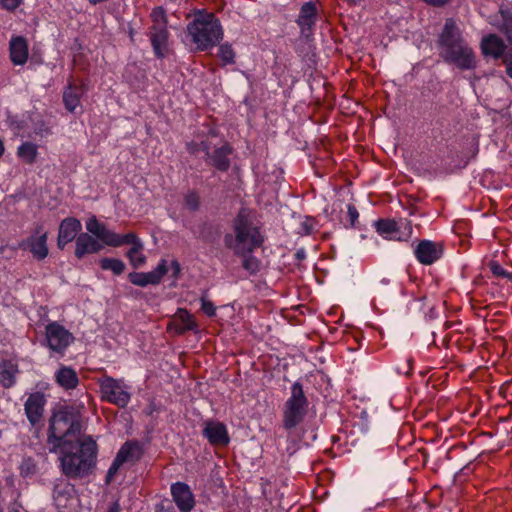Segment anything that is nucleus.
Returning <instances> with one entry per match:
<instances>
[{
	"label": "nucleus",
	"mask_w": 512,
	"mask_h": 512,
	"mask_svg": "<svg viewBox=\"0 0 512 512\" xmlns=\"http://www.w3.org/2000/svg\"><path fill=\"white\" fill-rule=\"evenodd\" d=\"M184 201H185V206L189 210H191V211L198 210L200 201H199V196H198V194L195 191L189 192L185 196V200Z\"/></svg>",
	"instance_id": "nucleus-38"
},
{
	"label": "nucleus",
	"mask_w": 512,
	"mask_h": 512,
	"mask_svg": "<svg viewBox=\"0 0 512 512\" xmlns=\"http://www.w3.org/2000/svg\"><path fill=\"white\" fill-rule=\"evenodd\" d=\"M169 37L170 33L168 28L149 29V39L153 48L154 55L158 59H163L169 54Z\"/></svg>",
	"instance_id": "nucleus-21"
},
{
	"label": "nucleus",
	"mask_w": 512,
	"mask_h": 512,
	"mask_svg": "<svg viewBox=\"0 0 512 512\" xmlns=\"http://www.w3.org/2000/svg\"><path fill=\"white\" fill-rule=\"evenodd\" d=\"M100 391L103 400L115 404L120 408L126 407L131 398L123 382L110 376H105L100 380Z\"/></svg>",
	"instance_id": "nucleus-8"
},
{
	"label": "nucleus",
	"mask_w": 512,
	"mask_h": 512,
	"mask_svg": "<svg viewBox=\"0 0 512 512\" xmlns=\"http://www.w3.org/2000/svg\"><path fill=\"white\" fill-rule=\"evenodd\" d=\"M500 21L492 23L501 32L512 50V6H501Z\"/></svg>",
	"instance_id": "nucleus-29"
},
{
	"label": "nucleus",
	"mask_w": 512,
	"mask_h": 512,
	"mask_svg": "<svg viewBox=\"0 0 512 512\" xmlns=\"http://www.w3.org/2000/svg\"><path fill=\"white\" fill-rule=\"evenodd\" d=\"M81 222L75 217H67L60 222L57 236V247L64 250L66 245L73 240L76 241L81 231Z\"/></svg>",
	"instance_id": "nucleus-15"
},
{
	"label": "nucleus",
	"mask_w": 512,
	"mask_h": 512,
	"mask_svg": "<svg viewBox=\"0 0 512 512\" xmlns=\"http://www.w3.org/2000/svg\"><path fill=\"white\" fill-rule=\"evenodd\" d=\"M186 149L191 155H197L201 151L205 152V154H208L209 145L204 141L200 143L191 141L187 143Z\"/></svg>",
	"instance_id": "nucleus-37"
},
{
	"label": "nucleus",
	"mask_w": 512,
	"mask_h": 512,
	"mask_svg": "<svg viewBox=\"0 0 512 512\" xmlns=\"http://www.w3.org/2000/svg\"><path fill=\"white\" fill-rule=\"evenodd\" d=\"M102 270H111L115 275H121L126 268L125 263L116 258H102L99 260Z\"/></svg>",
	"instance_id": "nucleus-33"
},
{
	"label": "nucleus",
	"mask_w": 512,
	"mask_h": 512,
	"mask_svg": "<svg viewBox=\"0 0 512 512\" xmlns=\"http://www.w3.org/2000/svg\"><path fill=\"white\" fill-rule=\"evenodd\" d=\"M172 276L178 278L181 272L180 263L177 260L171 262Z\"/></svg>",
	"instance_id": "nucleus-46"
},
{
	"label": "nucleus",
	"mask_w": 512,
	"mask_h": 512,
	"mask_svg": "<svg viewBox=\"0 0 512 512\" xmlns=\"http://www.w3.org/2000/svg\"><path fill=\"white\" fill-rule=\"evenodd\" d=\"M443 244L431 240H421L414 253L417 260L423 265H431L439 260L443 254Z\"/></svg>",
	"instance_id": "nucleus-12"
},
{
	"label": "nucleus",
	"mask_w": 512,
	"mask_h": 512,
	"mask_svg": "<svg viewBox=\"0 0 512 512\" xmlns=\"http://www.w3.org/2000/svg\"><path fill=\"white\" fill-rule=\"evenodd\" d=\"M168 272L167 261L162 259L157 267L150 272H131L128 274L129 281L136 286L157 285Z\"/></svg>",
	"instance_id": "nucleus-11"
},
{
	"label": "nucleus",
	"mask_w": 512,
	"mask_h": 512,
	"mask_svg": "<svg viewBox=\"0 0 512 512\" xmlns=\"http://www.w3.org/2000/svg\"><path fill=\"white\" fill-rule=\"evenodd\" d=\"M308 399L303 387L295 382L291 387V395L283 405L282 425L291 430L301 424L308 413Z\"/></svg>",
	"instance_id": "nucleus-6"
},
{
	"label": "nucleus",
	"mask_w": 512,
	"mask_h": 512,
	"mask_svg": "<svg viewBox=\"0 0 512 512\" xmlns=\"http://www.w3.org/2000/svg\"><path fill=\"white\" fill-rule=\"evenodd\" d=\"M233 230L235 236L226 234L224 243L236 255L251 254L255 249L261 247L264 242L260 229L254 226L245 210H240L233 220Z\"/></svg>",
	"instance_id": "nucleus-3"
},
{
	"label": "nucleus",
	"mask_w": 512,
	"mask_h": 512,
	"mask_svg": "<svg viewBox=\"0 0 512 512\" xmlns=\"http://www.w3.org/2000/svg\"><path fill=\"white\" fill-rule=\"evenodd\" d=\"M10 60L14 65H24L28 60L27 40L22 36L12 37L9 43Z\"/></svg>",
	"instance_id": "nucleus-25"
},
{
	"label": "nucleus",
	"mask_w": 512,
	"mask_h": 512,
	"mask_svg": "<svg viewBox=\"0 0 512 512\" xmlns=\"http://www.w3.org/2000/svg\"><path fill=\"white\" fill-rule=\"evenodd\" d=\"M235 56V51L230 44L224 43L219 46L218 57L221 59L223 66L234 64Z\"/></svg>",
	"instance_id": "nucleus-35"
},
{
	"label": "nucleus",
	"mask_w": 512,
	"mask_h": 512,
	"mask_svg": "<svg viewBox=\"0 0 512 512\" xmlns=\"http://www.w3.org/2000/svg\"><path fill=\"white\" fill-rule=\"evenodd\" d=\"M54 502L60 512H70L78 502L73 487L67 485L63 489H56Z\"/></svg>",
	"instance_id": "nucleus-26"
},
{
	"label": "nucleus",
	"mask_w": 512,
	"mask_h": 512,
	"mask_svg": "<svg viewBox=\"0 0 512 512\" xmlns=\"http://www.w3.org/2000/svg\"><path fill=\"white\" fill-rule=\"evenodd\" d=\"M489 268L491 270V272L493 273V275H495L496 277H502V278H508V279H512V276L509 272H507L499 263L497 262H491L489 264Z\"/></svg>",
	"instance_id": "nucleus-40"
},
{
	"label": "nucleus",
	"mask_w": 512,
	"mask_h": 512,
	"mask_svg": "<svg viewBox=\"0 0 512 512\" xmlns=\"http://www.w3.org/2000/svg\"><path fill=\"white\" fill-rule=\"evenodd\" d=\"M232 153V146L226 142L221 147L214 149L211 153L208 151V154H206V162L217 170L226 172L231 166L230 155Z\"/></svg>",
	"instance_id": "nucleus-20"
},
{
	"label": "nucleus",
	"mask_w": 512,
	"mask_h": 512,
	"mask_svg": "<svg viewBox=\"0 0 512 512\" xmlns=\"http://www.w3.org/2000/svg\"><path fill=\"white\" fill-rule=\"evenodd\" d=\"M4 151H5L4 143H3V141L0 139V158H1V157H2V155L4 154Z\"/></svg>",
	"instance_id": "nucleus-50"
},
{
	"label": "nucleus",
	"mask_w": 512,
	"mask_h": 512,
	"mask_svg": "<svg viewBox=\"0 0 512 512\" xmlns=\"http://www.w3.org/2000/svg\"><path fill=\"white\" fill-rule=\"evenodd\" d=\"M48 233L42 224L35 225L31 234L18 244V248L29 251L33 258L42 261L48 254Z\"/></svg>",
	"instance_id": "nucleus-7"
},
{
	"label": "nucleus",
	"mask_w": 512,
	"mask_h": 512,
	"mask_svg": "<svg viewBox=\"0 0 512 512\" xmlns=\"http://www.w3.org/2000/svg\"><path fill=\"white\" fill-rule=\"evenodd\" d=\"M23 0H0L1 6L9 11H14L22 4Z\"/></svg>",
	"instance_id": "nucleus-43"
},
{
	"label": "nucleus",
	"mask_w": 512,
	"mask_h": 512,
	"mask_svg": "<svg viewBox=\"0 0 512 512\" xmlns=\"http://www.w3.org/2000/svg\"><path fill=\"white\" fill-rule=\"evenodd\" d=\"M150 17L152 20V25L150 26L149 29L168 28L167 27L168 20H167L166 12L163 7H161V6L155 7L151 12Z\"/></svg>",
	"instance_id": "nucleus-34"
},
{
	"label": "nucleus",
	"mask_w": 512,
	"mask_h": 512,
	"mask_svg": "<svg viewBox=\"0 0 512 512\" xmlns=\"http://www.w3.org/2000/svg\"><path fill=\"white\" fill-rule=\"evenodd\" d=\"M187 34L196 50L205 51L216 46L223 38L219 19L212 12L200 11L187 25Z\"/></svg>",
	"instance_id": "nucleus-4"
},
{
	"label": "nucleus",
	"mask_w": 512,
	"mask_h": 512,
	"mask_svg": "<svg viewBox=\"0 0 512 512\" xmlns=\"http://www.w3.org/2000/svg\"><path fill=\"white\" fill-rule=\"evenodd\" d=\"M46 340L51 350L63 354L74 341V336L58 322H52L46 326Z\"/></svg>",
	"instance_id": "nucleus-10"
},
{
	"label": "nucleus",
	"mask_w": 512,
	"mask_h": 512,
	"mask_svg": "<svg viewBox=\"0 0 512 512\" xmlns=\"http://www.w3.org/2000/svg\"><path fill=\"white\" fill-rule=\"evenodd\" d=\"M316 220L312 217H306L301 223V232L305 235H310L315 230Z\"/></svg>",
	"instance_id": "nucleus-41"
},
{
	"label": "nucleus",
	"mask_w": 512,
	"mask_h": 512,
	"mask_svg": "<svg viewBox=\"0 0 512 512\" xmlns=\"http://www.w3.org/2000/svg\"><path fill=\"white\" fill-rule=\"evenodd\" d=\"M171 494L175 504L181 512H190L193 509L195 500L193 493L187 484L183 482L172 484Z\"/></svg>",
	"instance_id": "nucleus-19"
},
{
	"label": "nucleus",
	"mask_w": 512,
	"mask_h": 512,
	"mask_svg": "<svg viewBox=\"0 0 512 512\" xmlns=\"http://www.w3.org/2000/svg\"><path fill=\"white\" fill-rule=\"evenodd\" d=\"M121 448L129 449V448H138V447H137L136 443L127 441L123 444V446Z\"/></svg>",
	"instance_id": "nucleus-49"
},
{
	"label": "nucleus",
	"mask_w": 512,
	"mask_h": 512,
	"mask_svg": "<svg viewBox=\"0 0 512 512\" xmlns=\"http://www.w3.org/2000/svg\"><path fill=\"white\" fill-rule=\"evenodd\" d=\"M35 464L31 459H24L20 465V471L23 476L31 475L35 472Z\"/></svg>",
	"instance_id": "nucleus-42"
},
{
	"label": "nucleus",
	"mask_w": 512,
	"mask_h": 512,
	"mask_svg": "<svg viewBox=\"0 0 512 512\" xmlns=\"http://www.w3.org/2000/svg\"><path fill=\"white\" fill-rule=\"evenodd\" d=\"M203 435L213 446H226L230 442L226 425L219 421H206L203 429Z\"/></svg>",
	"instance_id": "nucleus-18"
},
{
	"label": "nucleus",
	"mask_w": 512,
	"mask_h": 512,
	"mask_svg": "<svg viewBox=\"0 0 512 512\" xmlns=\"http://www.w3.org/2000/svg\"><path fill=\"white\" fill-rule=\"evenodd\" d=\"M120 242L122 245H132L126 256L133 268L137 269L145 264L146 256L142 253L144 246L135 233L130 232L123 235Z\"/></svg>",
	"instance_id": "nucleus-17"
},
{
	"label": "nucleus",
	"mask_w": 512,
	"mask_h": 512,
	"mask_svg": "<svg viewBox=\"0 0 512 512\" xmlns=\"http://www.w3.org/2000/svg\"><path fill=\"white\" fill-rule=\"evenodd\" d=\"M18 365L11 359H5L0 362V384L8 389L16 382L18 374Z\"/></svg>",
	"instance_id": "nucleus-30"
},
{
	"label": "nucleus",
	"mask_w": 512,
	"mask_h": 512,
	"mask_svg": "<svg viewBox=\"0 0 512 512\" xmlns=\"http://www.w3.org/2000/svg\"><path fill=\"white\" fill-rule=\"evenodd\" d=\"M198 324L195 318L186 309L179 308L176 313V319L168 324L167 330H173L177 335H183L187 331H197Z\"/></svg>",
	"instance_id": "nucleus-22"
},
{
	"label": "nucleus",
	"mask_w": 512,
	"mask_h": 512,
	"mask_svg": "<svg viewBox=\"0 0 512 512\" xmlns=\"http://www.w3.org/2000/svg\"><path fill=\"white\" fill-rule=\"evenodd\" d=\"M0 512H2V509L0 508Z\"/></svg>",
	"instance_id": "nucleus-51"
},
{
	"label": "nucleus",
	"mask_w": 512,
	"mask_h": 512,
	"mask_svg": "<svg viewBox=\"0 0 512 512\" xmlns=\"http://www.w3.org/2000/svg\"><path fill=\"white\" fill-rule=\"evenodd\" d=\"M83 408V405L64 404L52 412L48 440L53 448H97L93 436L84 431Z\"/></svg>",
	"instance_id": "nucleus-1"
},
{
	"label": "nucleus",
	"mask_w": 512,
	"mask_h": 512,
	"mask_svg": "<svg viewBox=\"0 0 512 512\" xmlns=\"http://www.w3.org/2000/svg\"><path fill=\"white\" fill-rule=\"evenodd\" d=\"M201 310L208 317H213L216 315V307L212 301L205 298V296L201 297Z\"/></svg>",
	"instance_id": "nucleus-39"
},
{
	"label": "nucleus",
	"mask_w": 512,
	"mask_h": 512,
	"mask_svg": "<svg viewBox=\"0 0 512 512\" xmlns=\"http://www.w3.org/2000/svg\"><path fill=\"white\" fill-rule=\"evenodd\" d=\"M36 144L32 142L22 143L17 150L18 157L27 164H33L36 161L38 151Z\"/></svg>",
	"instance_id": "nucleus-32"
},
{
	"label": "nucleus",
	"mask_w": 512,
	"mask_h": 512,
	"mask_svg": "<svg viewBox=\"0 0 512 512\" xmlns=\"http://www.w3.org/2000/svg\"><path fill=\"white\" fill-rule=\"evenodd\" d=\"M481 52L484 56L492 57L495 60H503L508 52V45L498 34L490 33L485 35L480 43Z\"/></svg>",
	"instance_id": "nucleus-14"
},
{
	"label": "nucleus",
	"mask_w": 512,
	"mask_h": 512,
	"mask_svg": "<svg viewBox=\"0 0 512 512\" xmlns=\"http://www.w3.org/2000/svg\"><path fill=\"white\" fill-rule=\"evenodd\" d=\"M85 89L83 84H75L74 80H70L68 87L63 92V102L65 105V108L70 111L74 112L75 109L80 105V100L82 95L84 94Z\"/></svg>",
	"instance_id": "nucleus-27"
},
{
	"label": "nucleus",
	"mask_w": 512,
	"mask_h": 512,
	"mask_svg": "<svg viewBox=\"0 0 512 512\" xmlns=\"http://www.w3.org/2000/svg\"><path fill=\"white\" fill-rule=\"evenodd\" d=\"M437 43L440 48L439 55L446 63L454 64L460 70L476 68L475 53L464 40L454 19H446Z\"/></svg>",
	"instance_id": "nucleus-2"
},
{
	"label": "nucleus",
	"mask_w": 512,
	"mask_h": 512,
	"mask_svg": "<svg viewBox=\"0 0 512 512\" xmlns=\"http://www.w3.org/2000/svg\"><path fill=\"white\" fill-rule=\"evenodd\" d=\"M86 229L92 235H95L99 240H101L104 244L111 247H120L122 246V242L120 239L123 235H119L113 231L107 229L106 225L100 223L96 216H92L86 222Z\"/></svg>",
	"instance_id": "nucleus-13"
},
{
	"label": "nucleus",
	"mask_w": 512,
	"mask_h": 512,
	"mask_svg": "<svg viewBox=\"0 0 512 512\" xmlns=\"http://www.w3.org/2000/svg\"><path fill=\"white\" fill-rule=\"evenodd\" d=\"M316 16L317 7L315 3L307 2L302 5L297 23L301 28V33L306 38H309L310 35L312 34V30L316 21Z\"/></svg>",
	"instance_id": "nucleus-23"
},
{
	"label": "nucleus",
	"mask_w": 512,
	"mask_h": 512,
	"mask_svg": "<svg viewBox=\"0 0 512 512\" xmlns=\"http://www.w3.org/2000/svg\"><path fill=\"white\" fill-rule=\"evenodd\" d=\"M59 457L63 473L70 478L89 475L96 465V450H61Z\"/></svg>",
	"instance_id": "nucleus-5"
},
{
	"label": "nucleus",
	"mask_w": 512,
	"mask_h": 512,
	"mask_svg": "<svg viewBox=\"0 0 512 512\" xmlns=\"http://www.w3.org/2000/svg\"><path fill=\"white\" fill-rule=\"evenodd\" d=\"M156 512H175V510L172 506L165 507L164 505H161L158 507Z\"/></svg>",
	"instance_id": "nucleus-48"
},
{
	"label": "nucleus",
	"mask_w": 512,
	"mask_h": 512,
	"mask_svg": "<svg viewBox=\"0 0 512 512\" xmlns=\"http://www.w3.org/2000/svg\"><path fill=\"white\" fill-rule=\"evenodd\" d=\"M141 451L142 450H119L117 456L107 471L106 482L110 483L113 480L120 466L125 462H134L139 459L141 456Z\"/></svg>",
	"instance_id": "nucleus-28"
},
{
	"label": "nucleus",
	"mask_w": 512,
	"mask_h": 512,
	"mask_svg": "<svg viewBox=\"0 0 512 512\" xmlns=\"http://www.w3.org/2000/svg\"><path fill=\"white\" fill-rule=\"evenodd\" d=\"M348 217H349L350 225L354 226L359 217V213H358L356 207L352 204L348 205Z\"/></svg>",
	"instance_id": "nucleus-44"
},
{
	"label": "nucleus",
	"mask_w": 512,
	"mask_h": 512,
	"mask_svg": "<svg viewBox=\"0 0 512 512\" xmlns=\"http://www.w3.org/2000/svg\"><path fill=\"white\" fill-rule=\"evenodd\" d=\"M75 244V256L78 259H82L87 254L98 253L103 248V245L88 233H80Z\"/></svg>",
	"instance_id": "nucleus-24"
},
{
	"label": "nucleus",
	"mask_w": 512,
	"mask_h": 512,
	"mask_svg": "<svg viewBox=\"0 0 512 512\" xmlns=\"http://www.w3.org/2000/svg\"><path fill=\"white\" fill-rule=\"evenodd\" d=\"M107 512H120V505H119V503L118 502L112 503L109 506Z\"/></svg>",
	"instance_id": "nucleus-47"
},
{
	"label": "nucleus",
	"mask_w": 512,
	"mask_h": 512,
	"mask_svg": "<svg viewBox=\"0 0 512 512\" xmlns=\"http://www.w3.org/2000/svg\"><path fill=\"white\" fill-rule=\"evenodd\" d=\"M57 384L65 390L75 389L79 384L76 371L68 366H61L55 374Z\"/></svg>",
	"instance_id": "nucleus-31"
},
{
	"label": "nucleus",
	"mask_w": 512,
	"mask_h": 512,
	"mask_svg": "<svg viewBox=\"0 0 512 512\" xmlns=\"http://www.w3.org/2000/svg\"><path fill=\"white\" fill-rule=\"evenodd\" d=\"M244 257L242 267L251 275H255L260 271L261 262L250 254L242 255Z\"/></svg>",
	"instance_id": "nucleus-36"
},
{
	"label": "nucleus",
	"mask_w": 512,
	"mask_h": 512,
	"mask_svg": "<svg viewBox=\"0 0 512 512\" xmlns=\"http://www.w3.org/2000/svg\"><path fill=\"white\" fill-rule=\"evenodd\" d=\"M375 227L380 235L389 240L407 241L412 234V225L408 220L397 222L392 219H379Z\"/></svg>",
	"instance_id": "nucleus-9"
},
{
	"label": "nucleus",
	"mask_w": 512,
	"mask_h": 512,
	"mask_svg": "<svg viewBox=\"0 0 512 512\" xmlns=\"http://www.w3.org/2000/svg\"><path fill=\"white\" fill-rule=\"evenodd\" d=\"M46 405V398L42 392L31 393L25 404L24 410L30 424L35 426L41 422L44 413V407Z\"/></svg>",
	"instance_id": "nucleus-16"
},
{
	"label": "nucleus",
	"mask_w": 512,
	"mask_h": 512,
	"mask_svg": "<svg viewBox=\"0 0 512 512\" xmlns=\"http://www.w3.org/2000/svg\"><path fill=\"white\" fill-rule=\"evenodd\" d=\"M502 62L506 66L507 75L512 78V50L508 51Z\"/></svg>",
	"instance_id": "nucleus-45"
}]
</instances>
